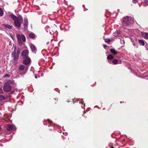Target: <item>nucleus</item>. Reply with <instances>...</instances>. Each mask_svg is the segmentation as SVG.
<instances>
[{"instance_id": "1", "label": "nucleus", "mask_w": 148, "mask_h": 148, "mask_svg": "<svg viewBox=\"0 0 148 148\" xmlns=\"http://www.w3.org/2000/svg\"><path fill=\"white\" fill-rule=\"evenodd\" d=\"M10 16L14 21V24L15 27L19 28L23 22L22 17L20 15L17 17L12 13L10 14Z\"/></svg>"}, {"instance_id": "2", "label": "nucleus", "mask_w": 148, "mask_h": 148, "mask_svg": "<svg viewBox=\"0 0 148 148\" xmlns=\"http://www.w3.org/2000/svg\"><path fill=\"white\" fill-rule=\"evenodd\" d=\"M13 81L10 80L6 82L3 86V90L6 92H9L11 91L12 86L11 84H13Z\"/></svg>"}, {"instance_id": "3", "label": "nucleus", "mask_w": 148, "mask_h": 148, "mask_svg": "<svg viewBox=\"0 0 148 148\" xmlns=\"http://www.w3.org/2000/svg\"><path fill=\"white\" fill-rule=\"evenodd\" d=\"M19 45L21 46L23 44L22 42L26 41V38L25 36L23 34H17L16 35Z\"/></svg>"}, {"instance_id": "4", "label": "nucleus", "mask_w": 148, "mask_h": 148, "mask_svg": "<svg viewBox=\"0 0 148 148\" xmlns=\"http://www.w3.org/2000/svg\"><path fill=\"white\" fill-rule=\"evenodd\" d=\"M28 68L27 67H25L23 65H20L19 67V70L21 74L23 75L26 73L28 70Z\"/></svg>"}, {"instance_id": "5", "label": "nucleus", "mask_w": 148, "mask_h": 148, "mask_svg": "<svg viewBox=\"0 0 148 148\" xmlns=\"http://www.w3.org/2000/svg\"><path fill=\"white\" fill-rule=\"evenodd\" d=\"M131 17L128 16L124 17L123 19V22L127 25H128L130 23Z\"/></svg>"}, {"instance_id": "6", "label": "nucleus", "mask_w": 148, "mask_h": 148, "mask_svg": "<svg viewBox=\"0 0 148 148\" xmlns=\"http://www.w3.org/2000/svg\"><path fill=\"white\" fill-rule=\"evenodd\" d=\"M23 58L24 60L23 63L24 64L27 65L30 63L31 59L29 57H27L24 58Z\"/></svg>"}, {"instance_id": "7", "label": "nucleus", "mask_w": 148, "mask_h": 148, "mask_svg": "<svg viewBox=\"0 0 148 148\" xmlns=\"http://www.w3.org/2000/svg\"><path fill=\"white\" fill-rule=\"evenodd\" d=\"M28 21L27 19L26 18H24L23 26L24 30L27 29L28 26Z\"/></svg>"}, {"instance_id": "8", "label": "nucleus", "mask_w": 148, "mask_h": 148, "mask_svg": "<svg viewBox=\"0 0 148 148\" xmlns=\"http://www.w3.org/2000/svg\"><path fill=\"white\" fill-rule=\"evenodd\" d=\"M30 47L32 52L36 53L37 51V49L35 46L33 44H30Z\"/></svg>"}, {"instance_id": "9", "label": "nucleus", "mask_w": 148, "mask_h": 148, "mask_svg": "<svg viewBox=\"0 0 148 148\" xmlns=\"http://www.w3.org/2000/svg\"><path fill=\"white\" fill-rule=\"evenodd\" d=\"M28 53L29 52L27 50H24L22 52L21 55L24 58L28 57Z\"/></svg>"}, {"instance_id": "10", "label": "nucleus", "mask_w": 148, "mask_h": 148, "mask_svg": "<svg viewBox=\"0 0 148 148\" xmlns=\"http://www.w3.org/2000/svg\"><path fill=\"white\" fill-rule=\"evenodd\" d=\"M108 62L110 64H120L121 62L120 61L119 62H118V60L117 59H114L112 62L110 61H108Z\"/></svg>"}, {"instance_id": "11", "label": "nucleus", "mask_w": 148, "mask_h": 148, "mask_svg": "<svg viewBox=\"0 0 148 148\" xmlns=\"http://www.w3.org/2000/svg\"><path fill=\"white\" fill-rule=\"evenodd\" d=\"M20 52V50L18 48L16 51V56L15 57L14 60H17L19 58V55Z\"/></svg>"}, {"instance_id": "12", "label": "nucleus", "mask_w": 148, "mask_h": 148, "mask_svg": "<svg viewBox=\"0 0 148 148\" xmlns=\"http://www.w3.org/2000/svg\"><path fill=\"white\" fill-rule=\"evenodd\" d=\"M16 45H15L14 47V51L12 53V56L13 57L14 59V60L15 57L16 56Z\"/></svg>"}, {"instance_id": "13", "label": "nucleus", "mask_w": 148, "mask_h": 148, "mask_svg": "<svg viewBox=\"0 0 148 148\" xmlns=\"http://www.w3.org/2000/svg\"><path fill=\"white\" fill-rule=\"evenodd\" d=\"M2 26H4L5 28H7L8 29H11L12 28V26L9 24H3Z\"/></svg>"}, {"instance_id": "14", "label": "nucleus", "mask_w": 148, "mask_h": 148, "mask_svg": "<svg viewBox=\"0 0 148 148\" xmlns=\"http://www.w3.org/2000/svg\"><path fill=\"white\" fill-rule=\"evenodd\" d=\"M110 51L114 55H116L118 53V52L114 49H110Z\"/></svg>"}, {"instance_id": "15", "label": "nucleus", "mask_w": 148, "mask_h": 148, "mask_svg": "<svg viewBox=\"0 0 148 148\" xmlns=\"http://www.w3.org/2000/svg\"><path fill=\"white\" fill-rule=\"evenodd\" d=\"M13 128V126L11 125H8L7 126V130L9 131H11Z\"/></svg>"}, {"instance_id": "16", "label": "nucleus", "mask_w": 148, "mask_h": 148, "mask_svg": "<svg viewBox=\"0 0 148 148\" xmlns=\"http://www.w3.org/2000/svg\"><path fill=\"white\" fill-rule=\"evenodd\" d=\"M142 34L145 38L148 39V33L143 32Z\"/></svg>"}, {"instance_id": "17", "label": "nucleus", "mask_w": 148, "mask_h": 148, "mask_svg": "<svg viewBox=\"0 0 148 148\" xmlns=\"http://www.w3.org/2000/svg\"><path fill=\"white\" fill-rule=\"evenodd\" d=\"M113 58V57L112 55H109L107 57V59H109L110 60H108V61H110Z\"/></svg>"}, {"instance_id": "18", "label": "nucleus", "mask_w": 148, "mask_h": 148, "mask_svg": "<svg viewBox=\"0 0 148 148\" xmlns=\"http://www.w3.org/2000/svg\"><path fill=\"white\" fill-rule=\"evenodd\" d=\"M29 37L31 38H34L35 37L34 34L33 33H30L28 34Z\"/></svg>"}, {"instance_id": "19", "label": "nucleus", "mask_w": 148, "mask_h": 148, "mask_svg": "<svg viewBox=\"0 0 148 148\" xmlns=\"http://www.w3.org/2000/svg\"><path fill=\"white\" fill-rule=\"evenodd\" d=\"M140 45H145V42L143 40H139V41Z\"/></svg>"}, {"instance_id": "20", "label": "nucleus", "mask_w": 148, "mask_h": 148, "mask_svg": "<svg viewBox=\"0 0 148 148\" xmlns=\"http://www.w3.org/2000/svg\"><path fill=\"white\" fill-rule=\"evenodd\" d=\"M3 14V12L1 8H0V16H2Z\"/></svg>"}, {"instance_id": "21", "label": "nucleus", "mask_w": 148, "mask_h": 148, "mask_svg": "<svg viewBox=\"0 0 148 148\" xmlns=\"http://www.w3.org/2000/svg\"><path fill=\"white\" fill-rule=\"evenodd\" d=\"M79 103H81L82 104H83L84 106H82V108H83L85 106V104L84 103V101H83L82 99L81 100L79 101Z\"/></svg>"}, {"instance_id": "22", "label": "nucleus", "mask_w": 148, "mask_h": 148, "mask_svg": "<svg viewBox=\"0 0 148 148\" xmlns=\"http://www.w3.org/2000/svg\"><path fill=\"white\" fill-rule=\"evenodd\" d=\"M104 40L106 42L108 43L111 41L110 39L108 38L105 39Z\"/></svg>"}, {"instance_id": "23", "label": "nucleus", "mask_w": 148, "mask_h": 148, "mask_svg": "<svg viewBox=\"0 0 148 148\" xmlns=\"http://www.w3.org/2000/svg\"><path fill=\"white\" fill-rule=\"evenodd\" d=\"M4 99V97L1 95H0V100Z\"/></svg>"}, {"instance_id": "24", "label": "nucleus", "mask_w": 148, "mask_h": 148, "mask_svg": "<svg viewBox=\"0 0 148 148\" xmlns=\"http://www.w3.org/2000/svg\"><path fill=\"white\" fill-rule=\"evenodd\" d=\"M120 42L121 44H124L125 42V41L123 40H122L121 39L120 40Z\"/></svg>"}, {"instance_id": "25", "label": "nucleus", "mask_w": 148, "mask_h": 148, "mask_svg": "<svg viewBox=\"0 0 148 148\" xmlns=\"http://www.w3.org/2000/svg\"><path fill=\"white\" fill-rule=\"evenodd\" d=\"M132 2L134 3H137L138 1L137 0H132Z\"/></svg>"}, {"instance_id": "26", "label": "nucleus", "mask_w": 148, "mask_h": 148, "mask_svg": "<svg viewBox=\"0 0 148 148\" xmlns=\"http://www.w3.org/2000/svg\"><path fill=\"white\" fill-rule=\"evenodd\" d=\"M3 92L2 89L1 88H0V93H2Z\"/></svg>"}, {"instance_id": "27", "label": "nucleus", "mask_w": 148, "mask_h": 148, "mask_svg": "<svg viewBox=\"0 0 148 148\" xmlns=\"http://www.w3.org/2000/svg\"><path fill=\"white\" fill-rule=\"evenodd\" d=\"M145 2L148 5V0H145Z\"/></svg>"}, {"instance_id": "28", "label": "nucleus", "mask_w": 148, "mask_h": 148, "mask_svg": "<svg viewBox=\"0 0 148 148\" xmlns=\"http://www.w3.org/2000/svg\"><path fill=\"white\" fill-rule=\"evenodd\" d=\"M114 36L115 37L119 36L118 35V34L117 35L116 34V33L114 34Z\"/></svg>"}, {"instance_id": "29", "label": "nucleus", "mask_w": 148, "mask_h": 148, "mask_svg": "<svg viewBox=\"0 0 148 148\" xmlns=\"http://www.w3.org/2000/svg\"><path fill=\"white\" fill-rule=\"evenodd\" d=\"M133 45L134 46H135L136 48L138 47L137 45L136 44L133 43Z\"/></svg>"}, {"instance_id": "30", "label": "nucleus", "mask_w": 148, "mask_h": 148, "mask_svg": "<svg viewBox=\"0 0 148 148\" xmlns=\"http://www.w3.org/2000/svg\"><path fill=\"white\" fill-rule=\"evenodd\" d=\"M103 46L104 48L105 49L107 47V46L106 45H104Z\"/></svg>"}, {"instance_id": "31", "label": "nucleus", "mask_w": 148, "mask_h": 148, "mask_svg": "<svg viewBox=\"0 0 148 148\" xmlns=\"http://www.w3.org/2000/svg\"><path fill=\"white\" fill-rule=\"evenodd\" d=\"M10 76L9 75H8V74H6L5 75V77H9Z\"/></svg>"}, {"instance_id": "32", "label": "nucleus", "mask_w": 148, "mask_h": 148, "mask_svg": "<svg viewBox=\"0 0 148 148\" xmlns=\"http://www.w3.org/2000/svg\"><path fill=\"white\" fill-rule=\"evenodd\" d=\"M48 121H49V122H50L51 123H52V122L51 121H50V120L49 119H47Z\"/></svg>"}, {"instance_id": "33", "label": "nucleus", "mask_w": 148, "mask_h": 148, "mask_svg": "<svg viewBox=\"0 0 148 148\" xmlns=\"http://www.w3.org/2000/svg\"><path fill=\"white\" fill-rule=\"evenodd\" d=\"M73 103H75V100H76V99H73Z\"/></svg>"}, {"instance_id": "34", "label": "nucleus", "mask_w": 148, "mask_h": 148, "mask_svg": "<svg viewBox=\"0 0 148 148\" xmlns=\"http://www.w3.org/2000/svg\"><path fill=\"white\" fill-rule=\"evenodd\" d=\"M35 78H37V76H36V75H35Z\"/></svg>"}, {"instance_id": "35", "label": "nucleus", "mask_w": 148, "mask_h": 148, "mask_svg": "<svg viewBox=\"0 0 148 148\" xmlns=\"http://www.w3.org/2000/svg\"><path fill=\"white\" fill-rule=\"evenodd\" d=\"M49 44V42H47V44Z\"/></svg>"}, {"instance_id": "36", "label": "nucleus", "mask_w": 148, "mask_h": 148, "mask_svg": "<svg viewBox=\"0 0 148 148\" xmlns=\"http://www.w3.org/2000/svg\"><path fill=\"white\" fill-rule=\"evenodd\" d=\"M120 103H122V102H121H121H120Z\"/></svg>"}, {"instance_id": "37", "label": "nucleus", "mask_w": 148, "mask_h": 148, "mask_svg": "<svg viewBox=\"0 0 148 148\" xmlns=\"http://www.w3.org/2000/svg\"><path fill=\"white\" fill-rule=\"evenodd\" d=\"M76 100L77 101H78V100Z\"/></svg>"}, {"instance_id": "38", "label": "nucleus", "mask_w": 148, "mask_h": 148, "mask_svg": "<svg viewBox=\"0 0 148 148\" xmlns=\"http://www.w3.org/2000/svg\"><path fill=\"white\" fill-rule=\"evenodd\" d=\"M66 134H67V133H66Z\"/></svg>"}]
</instances>
